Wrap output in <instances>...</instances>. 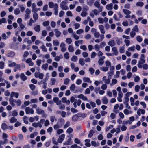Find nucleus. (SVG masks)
Instances as JSON below:
<instances>
[{"mask_svg":"<svg viewBox=\"0 0 148 148\" xmlns=\"http://www.w3.org/2000/svg\"><path fill=\"white\" fill-rule=\"evenodd\" d=\"M8 128V126L5 123H3L1 125V129L3 130H6Z\"/></svg>","mask_w":148,"mask_h":148,"instance_id":"obj_5","label":"nucleus"},{"mask_svg":"<svg viewBox=\"0 0 148 148\" xmlns=\"http://www.w3.org/2000/svg\"><path fill=\"white\" fill-rule=\"evenodd\" d=\"M17 120V119L14 117H12L10 119V122L11 123H12L16 122Z\"/></svg>","mask_w":148,"mask_h":148,"instance_id":"obj_17","label":"nucleus"},{"mask_svg":"<svg viewBox=\"0 0 148 148\" xmlns=\"http://www.w3.org/2000/svg\"><path fill=\"white\" fill-rule=\"evenodd\" d=\"M20 77L21 79L23 81H25L27 79V78L23 73H22L21 74Z\"/></svg>","mask_w":148,"mask_h":148,"instance_id":"obj_4","label":"nucleus"},{"mask_svg":"<svg viewBox=\"0 0 148 148\" xmlns=\"http://www.w3.org/2000/svg\"><path fill=\"white\" fill-rule=\"evenodd\" d=\"M20 13L19 10L18 8H16L14 10V14L16 15H18Z\"/></svg>","mask_w":148,"mask_h":148,"instance_id":"obj_42","label":"nucleus"},{"mask_svg":"<svg viewBox=\"0 0 148 148\" xmlns=\"http://www.w3.org/2000/svg\"><path fill=\"white\" fill-rule=\"evenodd\" d=\"M34 29L36 32H39L40 30V26L39 25H37L34 27Z\"/></svg>","mask_w":148,"mask_h":148,"instance_id":"obj_10","label":"nucleus"},{"mask_svg":"<svg viewBox=\"0 0 148 148\" xmlns=\"http://www.w3.org/2000/svg\"><path fill=\"white\" fill-rule=\"evenodd\" d=\"M87 2L88 5L90 6H91L93 3L94 0H89V1H88V0H87Z\"/></svg>","mask_w":148,"mask_h":148,"instance_id":"obj_16","label":"nucleus"},{"mask_svg":"<svg viewBox=\"0 0 148 148\" xmlns=\"http://www.w3.org/2000/svg\"><path fill=\"white\" fill-rule=\"evenodd\" d=\"M79 62L80 64L82 66L84 65L85 62L84 59L83 58H80L79 60Z\"/></svg>","mask_w":148,"mask_h":148,"instance_id":"obj_22","label":"nucleus"},{"mask_svg":"<svg viewBox=\"0 0 148 148\" xmlns=\"http://www.w3.org/2000/svg\"><path fill=\"white\" fill-rule=\"evenodd\" d=\"M55 31H56L55 33V35L58 38L59 37L60 35H61V32L58 31V29H55Z\"/></svg>","mask_w":148,"mask_h":148,"instance_id":"obj_13","label":"nucleus"},{"mask_svg":"<svg viewBox=\"0 0 148 148\" xmlns=\"http://www.w3.org/2000/svg\"><path fill=\"white\" fill-rule=\"evenodd\" d=\"M85 115V114H81L80 113H77V114L74 115L72 117V120L74 122H76L78 121H79L80 120L79 119V118L82 116V115Z\"/></svg>","mask_w":148,"mask_h":148,"instance_id":"obj_1","label":"nucleus"},{"mask_svg":"<svg viewBox=\"0 0 148 148\" xmlns=\"http://www.w3.org/2000/svg\"><path fill=\"white\" fill-rule=\"evenodd\" d=\"M64 57L66 59H69V54L68 52H66L64 53Z\"/></svg>","mask_w":148,"mask_h":148,"instance_id":"obj_34","label":"nucleus"},{"mask_svg":"<svg viewBox=\"0 0 148 148\" xmlns=\"http://www.w3.org/2000/svg\"><path fill=\"white\" fill-rule=\"evenodd\" d=\"M83 10L84 11H87L89 10L88 7L86 5L84 4L83 5Z\"/></svg>","mask_w":148,"mask_h":148,"instance_id":"obj_19","label":"nucleus"},{"mask_svg":"<svg viewBox=\"0 0 148 148\" xmlns=\"http://www.w3.org/2000/svg\"><path fill=\"white\" fill-rule=\"evenodd\" d=\"M66 42L68 44H70L72 42L71 39L70 38H67L66 40Z\"/></svg>","mask_w":148,"mask_h":148,"instance_id":"obj_23","label":"nucleus"},{"mask_svg":"<svg viewBox=\"0 0 148 148\" xmlns=\"http://www.w3.org/2000/svg\"><path fill=\"white\" fill-rule=\"evenodd\" d=\"M12 116L13 117L15 116L18 115V113L16 110H14L12 112Z\"/></svg>","mask_w":148,"mask_h":148,"instance_id":"obj_25","label":"nucleus"},{"mask_svg":"<svg viewBox=\"0 0 148 148\" xmlns=\"http://www.w3.org/2000/svg\"><path fill=\"white\" fill-rule=\"evenodd\" d=\"M130 34L132 38H134L136 35V33L134 31H131L130 33Z\"/></svg>","mask_w":148,"mask_h":148,"instance_id":"obj_55","label":"nucleus"},{"mask_svg":"<svg viewBox=\"0 0 148 148\" xmlns=\"http://www.w3.org/2000/svg\"><path fill=\"white\" fill-rule=\"evenodd\" d=\"M52 12H50L47 11L45 13L46 15L47 16H49L52 15Z\"/></svg>","mask_w":148,"mask_h":148,"instance_id":"obj_52","label":"nucleus"},{"mask_svg":"<svg viewBox=\"0 0 148 148\" xmlns=\"http://www.w3.org/2000/svg\"><path fill=\"white\" fill-rule=\"evenodd\" d=\"M127 46H128L130 44V41L128 40H125L124 41Z\"/></svg>","mask_w":148,"mask_h":148,"instance_id":"obj_47","label":"nucleus"},{"mask_svg":"<svg viewBox=\"0 0 148 148\" xmlns=\"http://www.w3.org/2000/svg\"><path fill=\"white\" fill-rule=\"evenodd\" d=\"M94 133V131L92 130H90L89 132L88 135V137L89 138L91 137L93 135Z\"/></svg>","mask_w":148,"mask_h":148,"instance_id":"obj_15","label":"nucleus"},{"mask_svg":"<svg viewBox=\"0 0 148 148\" xmlns=\"http://www.w3.org/2000/svg\"><path fill=\"white\" fill-rule=\"evenodd\" d=\"M29 86L30 88L32 91L34 90L36 87L33 84H30Z\"/></svg>","mask_w":148,"mask_h":148,"instance_id":"obj_28","label":"nucleus"},{"mask_svg":"<svg viewBox=\"0 0 148 148\" xmlns=\"http://www.w3.org/2000/svg\"><path fill=\"white\" fill-rule=\"evenodd\" d=\"M143 68L144 70H147L148 69V65L146 64H145L143 65Z\"/></svg>","mask_w":148,"mask_h":148,"instance_id":"obj_58","label":"nucleus"},{"mask_svg":"<svg viewBox=\"0 0 148 148\" xmlns=\"http://www.w3.org/2000/svg\"><path fill=\"white\" fill-rule=\"evenodd\" d=\"M112 51L114 52V54L115 55H117L118 54V51L117 48L116 47H114L112 49Z\"/></svg>","mask_w":148,"mask_h":148,"instance_id":"obj_8","label":"nucleus"},{"mask_svg":"<svg viewBox=\"0 0 148 148\" xmlns=\"http://www.w3.org/2000/svg\"><path fill=\"white\" fill-rule=\"evenodd\" d=\"M103 136L102 134H100L98 136V139L99 140H103Z\"/></svg>","mask_w":148,"mask_h":148,"instance_id":"obj_49","label":"nucleus"},{"mask_svg":"<svg viewBox=\"0 0 148 148\" xmlns=\"http://www.w3.org/2000/svg\"><path fill=\"white\" fill-rule=\"evenodd\" d=\"M36 110L38 114H43L45 113L44 111L43 110L38 109H36Z\"/></svg>","mask_w":148,"mask_h":148,"instance_id":"obj_18","label":"nucleus"},{"mask_svg":"<svg viewBox=\"0 0 148 148\" xmlns=\"http://www.w3.org/2000/svg\"><path fill=\"white\" fill-rule=\"evenodd\" d=\"M15 54L14 52L11 51L6 55V56L8 57H12L15 56Z\"/></svg>","mask_w":148,"mask_h":148,"instance_id":"obj_3","label":"nucleus"},{"mask_svg":"<svg viewBox=\"0 0 148 148\" xmlns=\"http://www.w3.org/2000/svg\"><path fill=\"white\" fill-rule=\"evenodd\" d=\"M144 5V4L143 2H138L136 3V5L138 6H139L140 7H142Z\"/></svg>","mask_w":148,"mask_h":148,"instance_id":"obj_39","label":"nucleus"},{"mask_svg":"<svg viewBox=\"0 0 148 148\" xmlns=\"http://www.w3.org/2000/svg\"><path fill=\"white\" fill-rule=\"evenodd\" d=\"M68 49L70 52H73L74 51L73 47L71 45L69 46Z\"/></svg>","mask_w":148,"mask_h":148,"instance_id":"obj_21","label":"nucleus"},{"mask_svg":"<svg viewBox=\"0 0 148 148\" xmlns=\"http://www.w3.org/2000/svg\"><path fill=\"white\" fill-rule=\"evenodd\" d=\"M140 87L139 85H136L135 86V90L137 92H138L139 90Z\"/></svg>","mask_w":148,"mask_h":148,"instance_id":"obj_57","label":"nucleus"},{"mask_svg":"<svg viewBox=\"0 0 148 148\" xmlns=\"http://www.w3.org/2000/svg\"><path fill=\"white\" fill-rule=\"evenodd\" d=\"M113 5L112 3L108 4L106 6V8L108 9V10H112L113 8Z\"/></svg>","mask_w":148,"mask_h":148,"instance_id":"obj_11","label":"nucleus"},{"mask_svg":"<svg viewBox=\"0 0 148 148\" xmlns=\"http://www.w3.org/2000/svg\"><path fill=\"white\" fill-rule=\"evenodd\" d=\"M48 66V64L45 63V64H44L43 65H42V68L44 69L45 70L47 69Z\"/></svg>","mask_w":148,"mask_h":148,"instance_id":"obj_30","label":"nucleus"},{"mask_svg":"<svg viewBox=\"0 0 148 148\" xmlns=\"http://www.w3.org/2000/svg\"><path fill=\"white\" fill-rule=\"evenodd\" d=\"M108 45L111 47H113L114 46V40L109 41L108 42Z\"/></svg>","mask_w":148,"mask_h":148,"instance_id":"obj_27","label":"nucleus"},{"mask_svg":"<svg viewBox=\"0 0 148 148\" xmlns=\"http://www.w3.org/2000/svg\"><path fill=\"white\" fill-rule=\"evenodd\" d=\"M89 71L90 72V74L92 75L95 72V70L92 67H91L89 68Z\"/></svg>","mask_w":148,"mask_h":148,"instance_id":"obj_54","label":"nucleus"},{"mask_svg":"<svg viewBox=\"0 0 148 148\" xmlns=\"http://www.w3.org/2000/svg\"><path fill=\"white\" fill-rule=\"evenodd\" d=\"M16 64L15 62H13L8 64V66L10 67H14L16 66Z\"/></svg>","mask_w":148,"mask_h":148,"instance_id":"obj_46","label":"nucleus"},{"mask_svg":"<svg viewBox=\"0 0 148 148\" xmlns=\"http://www.w3.org/2000/svg\"><path fill=\"white\" fill-rule=\"evenodd\" d=\"M74 141L75 143L77 144H79L80 143V140L77 138L75 139Z\"/></svg>","mask_w":148,"mask_h":148,"instance_id":"obj_64","label":"nucleus"},{"mask_svg":"<svg viewBox=\"0 0 148 148\" xmlns=\"http://www.w3.org/2000/svg\"><path fill=\"white\" fill-rule=\"evenodd\" d=\"M54 3L52 2H50L49 3V5L50 8H52L53 7L54 5Z\"/></svg>","mask_w":148,"mask_h":148,"instance_id":"obj_51","label":"nucleus"},{"mask_svg":"<svg viewBox=\"0 0 148 148\" xmlns=\"http://www.w3.org/2000/svg\"><path fill=\"white\" fill-rule=\"evenodd\" d=\"M103 103L104 104H107L108 103V101L107 97L104 96L103 97L102 99Z\"/></svg>","mask_w":148,"mask_h":148,"instance_id":"obj_14","label":"nucleus"},{"mask_svg":"<svg viewBox=\"0 0 148 148\" xmlns=\"http://www.w3.org/2000/svg\"><path fill=\"white\" fill-rule=\"evenodd\" d=\"M69 82V79L68 78L65 79L64 81V84L65 85H67Z\"/></svg>","mask_w":148,"mask_h":148,"instance_id":"obj_43","label":"nucleus"},{"mask_svg":"<svg viewBox=\"0 0 148 148\" xmlns=\"http://www.w3.org/2000/svg\"><path fill=\"white\" fill-rule=\"evenodd\" d=\"M84 32V31L82 29H79L78 30L76 31V33L78 34H80L82 33H83Z\"/></svg>","mask_w":148,"mask_h":148,"instance_id":"obj_53","label":"nucleus"},{"mask_svg":"<svg viewBox=\"0 0 148 148\" xmlns=\"http://www.w3.org/2000/svg\"><path fill=\"white\" fill-rule=\"evenodd\" d=\"M94 5L97 8H99L100 6V4H99V2L96 1L95 2Z\"/></svg>","mask_w":148,"mask_h":148,"instance_id":"obj_61","label":"nucleus"},{"mask_svg":"<svg viewBox=\"0 0 148 148\" xmlns=\"http://www.w3.org/2000/svg\"><path fill=\"white\" fill-rule=\"evenodd\" d=\"M137 40L139 42H141L142 41V38L139 36H138L136 37Z\"/></svg>","mask_w":148,"mask_h":148,"instance_id":"obj_36","label":"nucleus"},{"mask_svg":"<svg viewBox=\"0 0 148 148\" xmlns=\"http://www.w3.org/2000/svg\"><path fill=\"white\" fill-rule=\"evenodd\" d=\"M101 88L103 90H105L107 88V86L106 84H103L101 86Z\"/></svg>","mask_w":148,"mask_h":148,"instance_id":"obj_60","label":"nucleus"},{"mask_svg":"<svg viewBox=\"0 0 148 148\" xmlns=\"http://www.w3.org/2000/svg\"><path fill=\"white\" fill-rule=\"evenodd\" d=\"M53 44L54 46H58L59 45V42L57 40H53Z\"/></svg>","mask_w":148,"mask_h":148,"instance_id":"obj_37","label":"nucleus"},{"mask_svg":"<svg viewBox=\"0 0 148 148\" xmlns=\"http://www.w3.org/2000/svg\"><path fill=\"white\" fill-rule=\"evenodd\" d=\"M49 21H47L43 22V25L44 26H47L49 25Z\"/></svg>","mask_w":148,"mask_h":148,"instance_id":"obj_31","label":"nucleus"},{"mask_svg":"<svg viewBox=\"0 0 148 148\" xmlns=\"http://www.w3.org/2000/svg\"><path fill=\"white\" fill-rule=\"evenodd\" d=\"M66 1H63L60 4V6L62 10H67L69 8L66 6Z\"/></svg>","mask_w":148,"mask_h":148,"instance_id":"obj_2","label":"nucleus"},{"mask_svg":"<svg viewBox=\"0 0 148 148\" xmlns=\"http://www.w3.org/2000/svg\"><path fill=\"white\" fill-rule=\"evenodd\" d=\"M140 77L138 76H136L135 77L134 79V81L135 82H136L139 81L140 80Z\"/></svg>","mask_w":148,"mask_h":148,"instance_id":"obj_63","label":"nucleus"},{"mask_svg":"<svg viewBox=\"0 0 148 148\" xmlns=\"http://www.w3.org/2000/svg\"><path fill=\"white\" fill-rule=\"evenodd\" d=\"M77 60V57L75 56H73L71 58V60L73 62H76Z\"/></svg>","mask_w":148,"mask_h":148,"instance_id":"obj_20","label":"nucleus"},{"mask_svg":"<svg viewBox=\"0 0 148 148\" xmlns=\"http://www.w3.org/2000/svg\"><path fill=\"white\" fill-rule=\"evenodd\" d=\"M99 28L100 30L101 33L104 34L105 31L104 30V26L102 25H100L99 26Z\"/></svg>","mask_w":148,"mask_h":148,"instance_id":"obj_6","label":"nucleus"},{"mask_svg":"<svg viewBox=\"0 0 148 148\" xmlns=\"http://www.w3.org/2000/svg\"><path fill=\"white\" fill-rule=\"evenodd\" d=\"M58 121L60 123H61V125L63 124L64 122V119L62 118L59 119Z\"/></svg>","mask_w":148,"mask_h":148,"instance_id":"obj_45","label":"nucleus"},{"mask_svg":"<svg viewBox=\"0 0 148 148\" xmlns=\"http://www.w3.org/2000/svg\"><path fill=\"white\" fill-rule=\"evenodd\" d=\"M64 14V12L63 11H61L59 13V16L60 17H62Z\"/></svg>","mask_w":148,"mask_h":148,"instance_id":"obj_48","label":"nucleus"},{"mask_svg":"<svg viewBox=\"0 0 148 148\" xmlns=\"http://www.w3.org/2000/svg\"><path fill=\"white\" fill-rule=\"evenodd\" d=\"M70 124L69 121H67L66 123L64 125V128H66L68 127L69 126H70Z\"/></svg>","mask_w":148,"mask_h":148,"instance_id":"obj_40","label":"nucleus"},{"mask_svg":"<svg viewBox=\"0 0 148 148\" xmlns=\"http://www.w3.org/2000/svg\"><path fill=\"white\" fill-rule=\"evenodd\" d=\"M123 11L125 14H130L131 13V12L128 10L123 9Z\"/></svg>","mask_w":148,"mask_h":148,"instance_id":"obj_12","label":"nucleus"},{"mask_svg":"<svg viewBox=\"0 0 148 148\" xmlns=\"http://www.w3.org/2000/svg\"><path fill=\"white\" fill-rule=\"evenodd\" d=\"M83 80L84 82H87L91 83L92 82L90 80V78L88 77H84Z\"/></svg>","mask_w":148,"mask_h":148,"instance_id":"obj_26","label":"nucleus"},{"mask_svg":"<svg viewBox=\"0 0 148 148\" xmlns=\"http://www.w3.org/2000/svg\"><path fill=\"white\" fill-rule=\"evenodd\" d=\"M73 131V129L71 127H69L66 130V132L70 134L72 133Z\"/></svg>","mask_w":148,"mask_h":148,"instance_id":"obj_44","label":"nucleus"},{"mask_svg":"<svg viewBox=\"0 0 148 148\" xmlns=\"http://www.w3.org/2000/svg\"><path fill=\"white\" fill-rule=\"evenodd\" d=\"M99 32H96L94 34V36L96 38H99Z\"/></svg>","mask_w":148,"mask_h":148,"instance_id":"obj_62","label":"nucleus"},{"mask_svg":"<svg viewBox=\"0 0 148 148\" xmlns=\"http://www.w3.org/2000/svg\"><path fill=\"white\" fill-rule=\"evenodd\" d=\"M114 127V125H110L109 126L107 127L106 129V131H108L110 129H111L112 128H113Z\"/></svg>","mask_w":148,"mask_h":148,"instance_id":"obj_35","label":"nucleus"},{"mask_svg":"<svg viewBox=\"0 0 148 148\" xmlns=\"http://www.w3.org/2000/svg\"><path fill=\"white\" fill-rule=\"evenodd\" d=\"M6 14V13L5 11H3L1 13V16L3 17Z\"/></svg>","mask_w":148,"mask_h":148,"instance_id":"obj_59","label":"nucleus"},{"mask_svg":"<svg viewBox=\"0 0 148 148\" xmlns=\"http://www.w3.org/2000/svg\"><path fill=\"white\" fill-rule=\"evenodd\" d=\"M33 17L35 20H37L38 18V15L37 13H33Z\"/></svg>","mask_w":148,"mask_h":148,"instance_id":"obj_24","label":"nucleus"},{"mask_svg":"<svg viewBox=\"0 0 148 148\" xmlns=\"http://www.w3.org/2000/svg\"><path fill=\"white\" fill-rule=\"evenodd\" d=\"M40 48L42 49L43 51L47 52V49L46 48L44 45H42L40 46Z\"/></svg>","mask_w":148,"mask_h":148,"instance_id":"obj_32","label":"nucleus"},{"mask_svg":"<svg viewBox=\"0 0 148 148\" xmlns=\"http://www.w3.org/2000/svg\"><path fill=\"white\" fill-rule=\"evenodd\" d=\"M132 30L137 32H138L139 31V29L138 28V26L137 25H135L133 29Z\"/></svg>","mask_w":148,"mask_h":148,"instance_id":"obj_33","label":"nucleus"},{"mask_svg":"<svg viewBox=\"0 0 148 148\" xmlns=\"http://www.w3.org/2000/svg\"><path fill=\"white\" fill-rule=\"evenodd\" d=\"M9 101L10 104L13 107H14L15 106V104L14 103V102H15V100H14L12 98H10L9 99Z\"/></svg>","mask_w":148,"mask_h":148,"instance_id":"obj_7","label":"nucleus"},{"mask_svg":"<svg viewBox=\"0 0 148 148\" xmlns=\"http://www.w3.org/2000/svg\"><path fill=\"white\" fill-rule=\"evenodd\" d=\"M37 134V133L36 132H34V133L31 134H30V137L31 138H33L35 134L36 136Z\"/></svg>","mask_w":148,"mask_h":148,"instance_id":"obj_50","label":"nucleus"},{"mask_svg":"<svg viewBox=\"0 0 148 148\" xmlns=\"http://www.w3.org/2000/svg\"><path fill=\"white\" fill-rule=\"evenodd\" d=\"M98 20L99 22L100 23L102 24L104 22V20L103 18H98Z\"/></svg>","mask_w":148,"mask_h":148,"instance_id":"obj_56","label":"nucleus"},{"mask_svg":"<svg viewBox=\"0 0 148 148\" xmlns=\"http://www.w3.org/2000/svg\"><path fill=\"white\" fill-rule=\"evenodd\" d=\"M71 138H69L67 141H66L64 142L63 144L64 145H68L70 144L71 142Z\"/></svg>","mask_w":148,"mask_h":148,"instance_id":"obj_9","label":"nucleus"},{"mask_svg":"<svg viewBox=\"0 0 148 148\" xmlns=\"http://www.w3.org/2000/svg\"><path fill=\"white\" fill-rule=\"evenodd\" d=\"M4 63L3 61L0 62V68L1 69H3L4 67Z\"/></svg>","mask_w":148,"mask_h":148,"instance_id":"obj_41","label":"nucleus"},{"mask_svg":"<svg viewBox=\"0 0 148 148\" xmlns=\"http://www.w3.org/2000/svg\"><path fill=\"white\" fill-rule=\"evenodd\" d=\"M75 86L74 84H72L70 88V89L71 91L74 90L75 89Z\"/></svg>","mask_w":148,"mask_h":148,"instance_id":"obj_29","label":"nucleus"},{"mask_svg":"<svg viewBox=\"0 0 148 148\" xmlns=\"http://www.w3.org/2000/svg\"><path fill=\"white\" fill-rule=\"evenodd\" d=\"M72 112L73 113H77L78 112V110L73 108H72L71 109Z\"/></svg>","mask_w":148,"mask_h":148,"instance_id":"obj_38","label":"nucleus"}]
</instances>
